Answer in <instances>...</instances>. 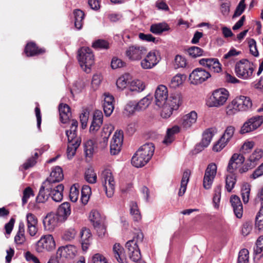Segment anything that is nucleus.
Returning a JSON list of instances; mask_svg holds the SVG:
<instances>
[{"label": "nucleus", "mask_w": 263, "mask_h": 263, "mask_svg": "<svg viewBox=\"0 0 263 263\" xmlns=\"http://www.w3.org/2000/svg\"><path fill=\"white\" fill-rule=\"evenodd\" d=\"M155 151L154 145L152 143L141 146L132 158V164L136 167L144 166L152 158Z\"/></svg>", "instance_id": "nucleus-1"}, {"label": "nucleus", "mask_w": 263, "mask_h": 263, "mask_svg": "<svg viewBox=\"0 0 263 263\" xmlns=\"http://www.w3.org/2000/svg\"><path fill=\"white\" fill-rule=\"evenodd\" d=\"M230 96L229 92L224 88L214 90L207 100V105L210 107L219 108L223 106Z\"/></svg>", "instance_id": "nucleus-2"}, {"label": "nucleus", "mask_w": 263, "mask_h": 263, "mask_svg": "<svg viewBox=\"0 0 263 263\" xmlns=\"http://www.w3.org/2000/svg\"><path fill=\"white\" fill-rule=\"evenodd\" d=\"M143 239V234L139 232L134 237L133 239L128 241L126 243L129 257L134 262L139 261L141 258L139 245L142 242Z\"/></svg>", "instance_id": "nucleus-3"}, {"label": "nucleus", "mask_w": 263, "mask_h": 263, "mask_svg": "<svg viewBox=\"0 0 263 263\" xmlns=\"http://www.w3.org/2000/svg\"><path fill=\"white\" fill-rule=\"evenodd\" d=\"M182 97L179 93H174L167 98L165 104L163 106L161 116L163 118L170 117L173 111L178 109L182 104Z\"/></svg>", "instance_id": "nucleus-4"}, {"label": "nucleus", "mask_w": 263, "mask_h": 263, "mask_svg": "<svg viewBox=\"0 0 263 263\" xmlns=\"http://www.w3.org/2000/svg\"><path fill=\"white\" fill-rule=\"evenodd\" d=\"M78 61L81 68L86 73H89L94 64V55L91 49L82 47L78 51Z\"/></svg>", "instance_id": "nucleus-5"}, {"label": "nucleus", "mask_w": 263, "mask_h": 263, "mask_svg": "<svg viewBox=\"0 0 263 263\" xmlns=\"http://www.w3.org/2000/svg\"><path fill=\"white\" fill-rule=\"evenodd\" d=\"M253 64L246 59H242L235 65V71L237 76L243 79L251 78L254 71Z\"/></svg>", "instance_id": "nucleus-6"}, {"label": "nucleus", "mask_w": 263, "mask_h": 263, "mask_svg": "<svg viewBox=\"0 0 263 263\" xmlns=\"http://www.w3.org/2000/svg\"><path fill=\"white\" fill-rule=\"evenodd\" d=\"M101 182L106 196L111 197L114 194L116 182L110 170L107 168L102 172Z\"/></svg>", "instance_id": "nucleus-7"}, {"label": "nucleus", "mask_w": 263, "mask_h": 263, "mask_svg": "<svg viewBox=\"0 0 263 263\" xmlns=\"http://www.w3.org/2000/svg\"><path fill=\"white\" fill-rule=\"evenodd\" d=\"M147 52L146 48L138 45H133L128 46L125 51V55L130 61L140 60Z\"/></svg>", "instance_id": "nucleus-8"}, {"label": "nucleus", "mask_w": 263, "mask_h": 263, "mask_svg": "<svg viewBox=\"0 0 263 263\" xmlns=\"http://www.w3.org/2000/svg\"><path fill=\"white\" fill-rule=\"evenodd\" d=\"M211 77L210 73L202 68L194 69L189 76V80L192 84H201Z\"/></svg>", "instance_id": "nucleus-9"}, {"label": "nucleus", "mask_w": 263, "mask_h": 263, "mask_svg": "<svg viewBox=\"0 0 263 263\" xmlns=\"http://www.w3.org/2000/svg\"><path fill=\"white\" fill-rule=\"evenodd\" d=\"M89 219L97 231L99 236L104 235L106 230L102 223L104 218L97 210H92L89 214Z\"/></svg>", "instance_id": "nucleus-10"}, {"label": "nucleus", "mask_w": 263, "mask_h": 263, "mask_svg": "<svg viewBox=\"0 0 263 263\" xmlns=\"http://www.w3.org/2000/svg\"><path fill=\"white\" fill-rule=\"evenodd\" d=\"M55 243L51 235L42 236L36 243V251L42 252L44 250L51 251L55 248Z\"/></svg>", "instance_id": "nucleus-11"}, {"label": "nucleus", "mask_w": 263, "mask_h": 263, "mask_svg": "<svg viewBox=\"0 0 263 263\" xmlns=\"http://www.w3.org/2000/svg\"><path fill=\"white\" fill-rule=\"evenodd\" d=\"M217 173V165L214 163L209 164L205 170L203 180V186L205 189L211 187Z\"/></svg>", "instance_id": "nucleus-12"}, {"label": "nucleus", "mask_w": 263, "mask_h": 263, "mask_svg": "<svg viewBox=\"0 0 263 263\" xmlns=\"http://www.w3.org/2000/svg\"><path fill=\"white\" fill-rule=\"evenodd\" d=\"M262 123V116L253 117L243 124L241 128L240 133L243 134L253 131L259 127Z\"/></svg>", "instance_id": "nucleus-13"}, {"label": "nucleus", "mask_w": 263, "mask_h": 263, "mask_svg": "<svg viewBox=\"0 0 263 263\" xmlns=\"http://www.w3.org/2000/svg\"><path fill=\"white\" fill-rule=\"evenodd\" d=\"M155 98L156 105L163 107L168 98L167 87L163 85H159L155 90Z\"/></svg>", "instance_id": "nucleus-14"}, {"label": "nucleus", "mask_w": 263, "mask_h": 263, "mask_svg": "<svg viewBox=\"0 0 263 263\" xmlns=\"http://www.w3.org/2000/svg\"><path fill=\"white\" fill-rule=\"evenodd\" d=\"M232 104L234 108L239 111H247L250 109L252 106L251 99L246 96H240L233 100Z\"/></svg>", "instance_id": "nucleus-15"}, {"label": "nucleus", "mask_w": 263, "mask_h": 263, "mask_svg": "<svg viewBox=\"0 0 263 263\" xmlns=\"http://www.w3.org/2000/svg\"><path fill=\"white\" fill-rule=\"evenodd\" d=\"M199 63L214 72L218 73L221 70V64L216 58H202L199 61Z\"/></svg>", "instance_id": "nucleus-16"}, {"label": "nucleus", "mask_w": 263, "mask_h": 263, "mask_svg": "<svg viewBox=\"0 0 263 263\" xmlns=\"http://www.w3.org/2000/svg\"><path fill=\"white\" fill-rule=\"evenodd\" d=\"M199 63L214 72L218 73L221 70V64L216 58H202L199 61Z\"/></svg>", "instance_id": "nucleus-17"}, {"label": "nucleus", "mask_w": 263, "mask_h": 263, "mask_svg": "<svg viewBox=\"0 0 263 263\" xmlns=\"http://www.w3.org/2000/svg\"><path fill=\"white\" fill-rule=\"evenodd\" d=\"M27 231L31 236H35L38 232V219L36 216L31 213L26 215Z\"/></svg>", "instance_id": "nucleus-18"}, {"label": "nucleus", "mask_w": 263, "mask_h": 263, "mask_svg": "<svg viewBox=\"0 0 263 263\" xmlns=\"http://www.w3.org/2000/svg\"><path fill=\"white\" fill-rule=\"evenodd\" d=\"M123 139L122 131L116 132L110 142V151L112 155L118 154L121 151Z\"/></svg>", "instance_id": "nucleus-19"}, {"label": "nucleus", "mask_w": 263, "mask_h": 263, "mask_svg": "<svg viewBox=\"0 0 263 263\" xmlns=\"http://www.w3.org/2000/svg\"><path fill=\"white\" fill-rule=\"evenodd\" d=\"M197 119V114L195 111L182 116L179 120L180 127L184 129L190 128L194 124Z\"/></svg>", "instance_id": "nucleus-20"}, {"label": "nucleus", "mask_w": 263, "mask_h": 263, "mask_svg": "<svg viewBox=\"0 0 263 263\" xmlns=\"http://www.w3.org/2000/svg\"><path fill=\"white\" fill-rule=\"evenodd\" d=\"M245 158L242 154H234L231 158L227 166V172L230 174H235V171L245 161Z\"/></svg>", "instance_id": "nucleus-21"}, {"label": "nucleus", "mask_w": 263, "mask_h": 263, "mask_svg": "<svg viewBox=\"0 0 263 263\" xmlns=\"http://www.w3.org/2000/svg\"><path fill=\"white\" fill-rule=\"evenodd\" d=\"M159 62L156 52L154 51L149 52L145 58L141 61V66L144 69H151Z\"/></svg>", "instance_id": "nucleus-22"}, {"label": "nucleus", "mask_w": 263, "mask_h": 263, "mask_svg": "<svg viewBox=\"0 0 263 263\" xmlns=\"http://www.w3.org/2000/svg\"><path fill=\"white\" fill-rule=\"evenodd\" d=\"M61 222L58 216L53 213L47 214L43 221L45 229L48 230H53Z\"/></svg>", "instance_id": "nucleus-23"}, {"label": "nucleus", "mask_w": 263, "mask_h": 263, "mask_svg": "<svg viewBox=\"0 0 263 263\" xmlns=\"http://www.w3.org/2000/svg\"><path fill=\"white\" fill-rule=\"evenodd\" d=\"M103 96V107L104 112L106 116L109 117L111 115L114 109V97L108 92L104 93Z\"/></svg>", "instance_id": "nucleus-24"}, {"label": "nucleus", "mask_w": 263, "mask_h": 263, "mask_svg": "<svg viewBox=\"0 0 263 263\" xmlns=\"http://www.w3.org/2000/svg\"><path fill=\"white\" fill-rule=\"evenodd\" d=\"M52 186L48 182H44L40 187L39 194L36 197V201L39 203H44L50 197V191Z\"/></svg>", "instance_id": "nucleus-25"}, {"label": "nucleus", "mask_w": 263, "mask_h": 263, "mask_svg": "<svg viewBox=\"0 0 263 263\" xmlns=\"http://www.w3.org/2000/svg\"><path fill=\"white\" fill-rule=\"evenodd\" d=\"M77 253V248L73 245H68L59 248L57 252V257L72 258Z\"/></svg>", "instance_id": "nucleus-26"}, {"label": "nucleus", "mask_w": 263, "mask_h": 263, "mask_svg": "<svg viewBox=\"0 0 263 263\" xmlns=\"http://www.w3.org/2000/svg\"><path fill=\"white\" fill-rule=\"evenodd\" d=\"M63 178L62 169L60 166H56L52 170L49 177L45 182H48L50 185L58 184V183L62 181Z\"/></svg>", "instance_id": "nucleus-27"}, {"label": "nucleus", "mask_w": 263, "mask_h": 263, "mask_svg": "<svg viewBox=\"0 0 263 263\" xmlns=\"http://www.w3.org/2000/svg\"><path fill=\"white\" fill-rule=\"evenodd\" d=\"M78 126V122L76 120H72L70 129L66 131L68 143L74 144L75 142H77L78 140L79 141V144H81V138L77 135Z\"/></svg>", "instance_id": "nucleus-28"}, {"label": "nucleus", "mask_w": 263, "mask_h": 263, "mask_svg": "<svg viewBox=\"0 0 263 263\" xmlns=\"http://www.w3.org/2000/svg\"><path fill=\"white\" fill-rule=\"evenodd\" d=\"M51 190L50 191V197L55 202H61L63 198L64 185L62 184H51Z\"/></svg>", "instance_id": "nucleus-29"}, {"label": "nucleus", "mask_w": 263, "mask_h": 263, "mask_svg": "<svg viewBox=\"0 0 263 263\" xmlns=\"http://www.w3.org/2000/svg\"><path fill=\"white\" fill-rule=\"evenodd\" d=\"M112 252L114 257L119 263H127L124 249L119 243L114 245Z\"/></svg>", "instance_id": "nucleus-30"}, {"label": "nucleus", "mask_w": 263, "mask_h": 263, "mask_svg": "<svg viewBox=\"0 0 263 263\" xmlns=\"http://www.w3.org/2000/svg\"><path fill=\"white\" fill-rule=\"evenodd\" d=\"M230 202L235 216L240 218L242 216L243 208L240 198L236 195H233L230 198Z\"/></svg>", "instance_id": "nucleus-31"}, {"label": "nucleus", "mask_w": 263, "mask_h": 263, "mask_svg": "<svg viewBox=\"0 0 263 263\" xmlns=\"http://www.w3.org/2000/svg\"><path fill=\"white\" fill-rule=\"evenodd\" d=\"M81 242L83 251H86L91 243L92 235L88 229L83 228L80 232Z\"/></svg>", "instance_id": "nucleus-32"}, {"label": "nucleus", "mask_w": 263, "mask_h": 263, "mask_svg": "<svg viewBox=\"0 0 263 263\" xmlns=\"http://www.w3.org/2000/svg\"><path fill=\"white\" fill-rule=\"evenodd\" d=\"M71 214L70 205L69 202H64L58 208L56 215L58 216L61 221H65Z\"/></svg>", "instance_id": "nucleus-33"}, {"label": "nucleus", "mask_w": 263, "mask_h": 263, "mask_svg": "<svg viewBox=\"0 0 263 263\" xmlns=\"http://www.w3.org/2000/svg\"><path fill=\"white\" fill-rule=\"evenodd\" d=\"M145 88V85L143 82L139 80H134L128 87L126 93L129 95L130 93H139L142 92Z\"/></svg>", "instance_id": "nucleus-34"}, {"label": "nucleus", "mask_w": 263, "mask_h": 263, "mask_svg": "<svg viewBox=\"0 0 263 263\" xmlns=\"http://www.w3.org/2000/svg\"><path fill=\"white\" fill-rule=\"evenodd\" d=\"M45 51L43 48H39L33 42L28 43L25 49V54L27 57H32L44 53Z\"/></svg>", "instance_id": "nucleus-35"}, {"label": "nucleus", "mask_w": 263, "mask_h": 263, "mask_svg": "<svg viewBox=\"0 0 263 263\" xmlns=\"http://www.w3.org/2000/svg\"><path fill=\"white\" fill-rule=\"evenodd\" d=\"M59 110L61 122L63 123H67L71 115L69 106L66 104H61Z\"/></svg>", "instance_id": "nucleus-36"}, {"label": "nucleus", "mask_w": 263, "mask_h": 263, "mask_svg": "<svg viewBox=\"0 0 263 263\" xmlns=\"http://www.w3.org/2000/svg\"><path fill=\"white\" fill-rule=\"evenodd\" d=\"M170 29V27L165 22L153 24L150 27L151 32L157 35L161 34L163 32L168 31Z\"/></svg>", "instance_id": "nucleus-37"}, {"label": "nucleus", "mask_w": 263, "mask_h": 263, "mask_svg": "<svg viewBox=\"0 0 263 263\" xmlns=\"http://www.w3.org/2000/svg\"><path fill=\"white\" fill-rule=\"evenodd\" d=\"M217 133V130L214 128H209L203 134V138L200 142L203 147H207L210 143L213 137Z\"/></svg>", "instance_id": "nucleus-38"}, {"label": "nucleus", "mask_w": 263, "mask_h": 263, "mask_svg": "<svg viewBox=\"0 0 263 263\" xmlns=\"http://www.w3.org/2000/svg\"><path fill=\"white\" fill-rule=\"evenodd\" d=\"M26 240L25 235V225L23 222L19 223L18 230L14 237V241L17 245H23Z\"/></svg>", "instance_id": "nucleus-39"}, {"label": "nucleus", "mask_w": 263, "mask_h": 263, "mask_svg": "<svg viewBox=\"0 0 263 263\" xmlns=\"http://www.w3.org/2000/svg\"><path fill=\"white\" fill-rule=\"evenodd\" d=\"M179 132V127L174 126L167 130L166 135L165 137L163 143L166 145L170 144L174 140V135Z\"/></svg>", "instance_id": "nucleus-40"}, {"label": "nucleus", "mask_w": 263, "mask_h": 263, "mask_svg": "<svg viewBox=\"0 0 263 263\" xmlns=\"http://www.w3.org/2000/svg\"><path fill=\"white\" fill-rule=\"evenodd\" d=\"M74 17V25L76 28L80 30L82 28L84 18V13L80 9H76L73 11Z\"/></svg>", "instance_id": "nucleus-41"}, {"label": "nucleus", "mask_w": 263, "mask_h": 263, "mask_svg": "<svg viewBox=\"0 0 263 263\" xmlns=\"http://www.w3.org/2000/svg\"><path fill=\"white\" fill-rule=\"evenodd\" d=\"M186 53L190 57L193 58H196L204 55V51L200 47L192 46L186 50Z\"/></svg>", "instance_id": "nucleus-42"}, {"label": "nucleus", "mask_w": 263, "mask_h": 263, "mask_svg": "<svg viewBox=\"0 0 263 263\" xmlns=\"http://www.w3.org/2000/svg\"><path fill=\"white\" fill-rule=\"evenodd\" d=\"M263 156V151L261 149L257 148L249 157V160L251 163H252V167H254L256 165L257 162L262 158Z\"/></svg>", "instance_id": "nucleus-43"}, {"label": "nucleus", "mask_w": 263, "mask_h": 263, "mask_svg": "<svg viewBox=\"0 0 263 263\" xmlns=\"http://www.w3.org/2000/svg\"><path fill=\"white\" fill-rule=\"evenodd\" d=\"M236 176L235 174H228L226 178V189L228 192H231L236 183Z\"/></svg>", "instance_id": "nucleus-44"}, {"label": "nucleus", "mask_w": 263, "mask_h": 263, "mask_svg": "<svg viewBox=\"0 0 263 263\" xmlns=\"http://www.w3.org/2000/svg\"><path fill=\"white\" fill-rule=\"evenodd\" d=\"M152 99V96L148 95L140 100L138 103L136 102L139 111L146 109L151 104Z\"/></svg>", "instance_id": "nucleus-45"}, {"label": "nucleus", "mask_w": 263, "mask_h": 263, "mask_svg": "<svg viewBox=\"0 0 263 263\" xmlns=\"http://www.w3.org/2000/svg\"><path fill=\"white\" fill-rule=\"evenodd\" d=\"M91 194V190L89 185H83L81 190V200L84 204L87 203L90 196Z\"/></svg>", "instance_id": "nucleus-46"}, {"label": "nucleus", "mask_w": 263, "mask_h": 263, "mask_svg": "<svg viewBox=\"0 0 263 263\" xmlns=\"http://www.w3.org/2000/svg\"><path fill=\"white\" fill-rule=\"evenodd\" d=\"M190 174V171L189 170L185 171L183 173L181 181V189H183V193H181V191L178 192V195L179 196H183L186 191V186L189 181Z\"/></svg>", "instance_id": "nucleus-47"}, {"label": "nucleus", "mask_w": 263, "mask_h": 263, "mask_svg": "<svg viewBox=\"0 0 263 263\" xmlns=\"http://www.w3.org/2000/svg\"><path fill=\"white\" fill-rule=\"evenodd\" d=\"M114 130V126L111 124L104 125L101 132V137L104 143L108 141V138Z\"/></svg>", "instance_id": "nucleus-48"}, {"label": "nucleus", "mask_w": 263, "mask_h": 263, "mask_svg": "<svg viewBox=\"0 0 263 263\" xmlns=\"http://www.w3.org/2000/svg\"><path fill=\"white\" fill-rule=\"evenodd\" d=\"M241 51H237L234 48H232L227 53L223 55L222 60L224 63L233 61L234 58L239 55Z\"/></svg>", "instance_id": "nucleus-49"}, {"label": "nucleus", "mask_w": 263, "mask_h": 263, "mask_svg": "<svg viewBox=\"0 0 263 263\" xmlns=\"http://www.w3.org/2000/svg\"><path fill=\"white\" fill-rule=\"evenodd\" d=\"M95 151V146L94 145L93 141L91 140H88L84 145V151L85 156L87 157L91 158Z\"/></svg>", "instance_id": "nucleus-50"}, {"label": "nucleus", "mask_w": 263, "mask_h": 263, "mask_svg": "<svg viewBox=\"0 0 263 263\" xmlns=\"http://www.w3.org/2000/svg\"><path fill=\"white\" fill-rule=\"evenodd\" d=\"M254 252L259 257L263 255V236H259L257 239L256 246L254 248Z\"/></svg>", "instance_id": "nucleus-51"}, {"label": "nucleus", "mask_w": 263, "mask_h": 263, "mask_svg": "<svg viewBox=\"0 0 263 263\" xmlns=\"http://www.w3.org/2000/svg\"><path fill=\"white\" fill-rule=\"evenodd\" d=\"M250 193V185L248 183H245L242 185L241 190V197L245 203H247L249 200Z\"/></svg>", "instance_id": "nucleus-52"}, {"label": "nucleus", "mask_w": 263, "mask_h": 263, "mask_svg": "<svg viewBox=\"0 0 263 263\" xmlns=\"http://www.w3.org/2000/svg\"><path fill=\"white\" fill-rule=\"evenodd\" d=\"M235 131V128L232 126H228L223 133V135L220 138V141H226L228 143L230 139L233 136Z\"/></svg>", "instance_id": "nucleus-53"}, {"label": "nucleus", "mask_w": 263, "mask_h": 263, "mask_svg": "<svg viewBox=\"0 0 263 263\" xmlns=\"http://www.w3.org/2000/svg\"><path fill=\"white\" fill-rule=\"evenodd\" d=\"M255 228L258 230L263 229V206H261L255 218Z\"/></svg>", "instance_id": "nucleus-54"}, {"label": "nucleus", "mask_w": 263, "mask_h": 263, "mask_svg": "<svg viewBox=\"0 0 263 263\" xmlns=\"http://www.w3.org/2000/svg\"><path fill=\"white\" fill-rule=\"evenodd\" d=\"M97 175L92 168H88L85 173V180L90 183H95L97 181Z\"/></svg>", "instance_id": "nucleus-55"}, {"label": "nucleus", "mask_w": 263, "mask_h": 263, "mask_svg": "<svg viewBox=\"0 0 263 263\" xmlns=\"http://www.w3.org/2000/svg\"><path fill=\"white\" fill-rule=\"evenodd\" d=\"M79 141L77 140L74 144L68 143L67 149V155L69 159H71L76 154L77 149L80 146Z\"/></svg>", "instance_id": "nucleus-56"}, {"label": "nucleus", "mask_w": 263, "mask_h": 263, "mask_svg": "<svg viewBox=\"0 0 263 263\" xmlns=\"http://www.w3.org/2000/svg\"><path fill=\"white\" fill-rule=\"evenodd\" d=\"M174 61V67L175 68H184L187 64L185 58L179 54L176 55Z\"/></svg>", "instance_id": "nucleus-57"}, {"label": "nucleus", "mask_w": 263, "mask_h": 263, "mask_svg": "<svg viewBox=\"0 0 263 263\" xmlns=\"http://www.w3.org/2000/svg\"><path fill=\"white\" fill-rule=\"evenodd\" d=\"M136 111H139V110L135 101H129L125 106L124 111L127 115H132Z\"/></svg>", "instance_id": "nucleus-58"}, {"label": "nucleus", "mask_w": 263, "mask_h": 263, "mask_svg": "<svg viewBox=\"0 0 263 263\" xmlns=\"http://www.w3.org/2000/svg\"><path fill=\"white\" fill-rule=\"evenodd\" d=\"M92 46L97 49H107L109 48V43L106 40L98 39L92 43Z\"/></svg>", "instance_id": "nucleus-59"}, {"label": "nucleus", "mask_w": 263, "mask_h": 263, "mask_svg": "<svg viewBox=\"0 0 263 263\" xmlns=\"http://www.w3.org/2000/svg\"><path fill=\"white\" fill-rule=\"evenodd\" d=\"M79 196V186H77L76 184H73L70 189L69 198L72 202H75L78 200Z\"/></svg>", "instance_id": "nucleus-60"}, {"label": "nucleus", "mask_w": 263, "mask_h": 263, "mask_svg": "<svg viewBox=\"0 0 263 263\" xmlns=\"http://www.w3.org/2000/svg\"><path fill=\"white\" fill-rule=\"evenodd\" d=\"M249 254V253L247 249H243L241 250L238 254V263H248Z\"/></svg>", "instance_id": "nucleus-61"}, {"label": "nucleus", "mask_w": 263, "mask_h": 263, "mask_svg": "<svg viewBox=\"0 0 263 263\" xmlns=\"http://www.w3.org/2000/svg\"><path fill=\"white\" fill-rule=\"evenodd\" d=\"M23 195L22 197V205H24L27 203L28 199L31 196H34V194L32 189L28 186L25 188L23 191Z\"/></svg>", "instance_id": "nucleus-62"}, {"label": "nucleus", "mask_w": 263, "mask_h": 263, "mask_svg": "<svg viewBox=\"0 0 263 263\" xmlns=\"http://www.w3.org/2000/svg\"><path fill=\"white\" fill-rule=\"evenodd\" d=\"M246 9L245 0H240L237 5L235 12L233 15V18L240 16Z\"/></svg>", "instance_id": "nucleus-63"}, {"label": "nucleus", "mask_w": 263, "mask_h": 263, "mask_svg": "<svg viewBox=\"0 0 263 263\" xmlns=\"http://www.w3.org/2000/svg\"><path fill=\"white\" fill-rule=\"evenodd\" d=\"M182 82V75L176 74L171 79L170 86L172 88H175L181 85Z\"/></svg>", "instance_id": "nucleus-64"}]
</instances>
